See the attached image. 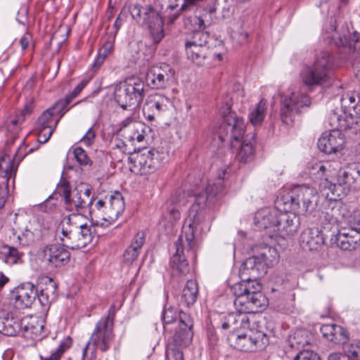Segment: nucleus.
<instances>
[{"mask_svg":"<svg viewBox=\"0 0 360 360\" xmlns=\"http://www.w3.org/2000/svg\"><path fill=\"white\" fill-rule=\"evenodd\" d=\"M224 188L221 181L208 184L205 191L192 193L194 202L188 212V219L183 226L182 232L174 243L176 252L170 259V266L181 275H186L190 267L186 257H194L195 255V231L199 223L200 215L208 200L219 194Z\"/></svg>","mask_w":360,"mask_h":360,"instance_id":"nucleus-1","label":"nucleus"},{"mask_svg":"<svg viewBox=\"0 0 360 360\" xmlns=\"http://www.w3.org/2000/svg\"><path fill=\"white\" fill-rule=\"evenodd\" d=\"M224 112L223 121L216 131V135L221 143H228L231 148H236V158L241 163L252 161L255 157V134L243 137L245 123L242 117L229 108Z\"/></svg>","mask_w":360,"mask_h":360,"instance_id":"nucleus-2","label":"nucleus"},{"mask_svg":"<svg viewBox=\"0 0 360 360\" xmlns=\"http://www.w3.org/2000/svg\"><path fill=\"white\" fill-rule=\"evenodd\" d=\"M240 276L241 281L231 288L236 297L235 307H240V310L252 314L263 310L268 305V299L261 292L262 287L257 281L258 278H253L251 271L246 269L243 263L240 269Z\"/></svg>","mask_w":360,"mask_h":360,"instance_id":"nucleus-3","label":"nucleus"},{"mask_svg":"<svg viewBox=\"0 0 360 360\" xmlns=\"http://www.w3.org/2000/svg\"><path fill=\"white\" fill-rule=\"evenodd\" d=\"M328 23L325 30L330 34L329 44L342 48L341 58L360 61V34L354 31L352 34L349 25L335 16L330 17Z\"/></svg>","mask_w":360,"mask_h":360,"instance_id":"nucleus-4","label":"nucleus"},{"mask_svg":"<svg viewBox=\"0 0 360 360\" xmlns=\"http://www.w3.org/2000/svg\"><path fill=\"white\" fill-rule=\"evenodd\" d=\"M320 196L316 188L306 185H298L289 192L278 196L276 206L284 211L295 214H312L317 210Z\"/></svg>","mask_w":360,"mask_h":360,"instance_id":"nucleus-5","label":"nucleus"},{"mask_svg":"<svg viewBox=\"0 0 360 360\" xmlns=\"http://www.w3.org/2000/svg\"><path fill=\"white\" fill-rule=\"evenodd\" d=\"M46 287L38 289L31 282L20 284L11 293V299L14 302L16 308L23 309L31 307L36 297L42 306L49 304L56 297L57 285L51 278H45Z\"/></svg>","mask_w":360,"mask_h":360,"instance_id":"nucleus-6","label":"nucleus"},{"mask_svg":"<svg viewBox=\"0 0 360 360\" xmlns=\"http://www.w3.org/2000/svg\"><path fill=\"white\" fill-rule=\"evenodd\" d=\"M115 313V307L112 305L108 310V315L102 317L96 323L89 340L83 348L81 360H84L91 344L94 346L93 352L98 349L102 352H105L110 349L115 337L113 329Z\"/></svg>","mask_w":360,"mask_h":360,"instance_id":"nucleus-7","label":"nucleus"},{"mask_svg":"<svg viewBox=\"0 0 360 360\" xmlns=\"http://www.w3.org/2000/svg\"><path fill=\"white\" fill-rule=\"evenodd\" d=\"M145 84L137 79L129 82H120L114 87V99L123 110H134L143 101Z\"/></svg>","mask_w":360,"mask_h":360,"instance_id":"nucleus-8","label":"nucleus"},{"mask_svg":"<svg viewBox=\"0 0 360 360\" xmlns=\"http://www.w3.org/2000/svg\"><path fill=\"white\" fill-rule=\"evenodd\" d=\"M310 104V98L305 93L295 87L290 88L281 96L280 114L283 123L292 124L295 116Z\"/></svg>","mask_w":360,"mask_h":360,"instance_id":"nucleus-9","label":"nucleus"},{"mask_svg":"<svg viewBox=\"0 0 360 360\" xmlns=\"http://www.w3.org/2000/svg\"><path fill=\"white\" fill-rule=\"evenodd\" d=\"M257 255L250 257L243 262L245 267L251 271L253 278H259L266 274L268 266L278 262V254L275 248L262 244L256 247Z\"/></svg>","mask_w":360,"mask_h":360,"instance_id":"nucleus-10","label":"nucleus"},{"mask_svg":"<svg viewBox=\"0 0 360 360\" xmlns=\"http://www.w3.org/2000/svg\"><path fill=\"white\" fill-rule=\"evenodd\" d=\"M129 159L133 164L131 171L141 175L154 172L161 165L160 153L155 148L139 150Z\"/></svg>","mask_w":360,"mask_h":360,"instance_id":"nucleus-11","label":"nucleus"},{"mask_svg":"<svg viewBox=\"0 0 360 360\" xmlns=\"http://www.w3.org/2000/svg\"><path fill=\"white\" fill-rule=\"evenodd\" d=\"M25 148L23 146H20L16 151L13 161L11 160H6L2 159L0 162V210L4 206L6 198L8 195V182L9 180L15 177L16 168L14 165V161L20 162L27 154L23 152Z\"/></svg>","mask_w":360,"mask_h":360,"instance_id":"nucleus-12","label":"nucleus"},{"mask_svg":"<svg viewBox=\"0 0 360 360\" xmlns=\"http://www.w3.org/2000/svg\"><path fill=\"white\" fill-rule=\"evenodd\" d=\"M172 106V102L169 97L161 94H153L146 98L143 113L148 121L152 122L161 117Z\"/></svg>","mask_w":360,"mask_h":360,"instance_id":"nucleus-13","label":"nucleus"},{"mask_svg":"<svg viewBox=\"0 0 360 360\" xmlns=\"http://www.w3.org/2000/svg\"><path fill=\"white\" fill-rule=\"evenodd\" d=\"M174 79V70L167 63L151 67L146 77L148 86L154 89H165Z\"/></svg>","mask_w":360,"mask_h":360,"instance_id":"nucleus-14","label":"nucleus"},{"mask_svg":"<svg viewBox=\"0 0 360 360\" xmlns=\"http://www.w3.org/2000/svg\"><path fill=\"white\" fill-rule=\"evenodd\" d=\"M91 189L80 186L72 191V194L64 204V207L69 212L77 214H84L89 207L93 204L91 197Z\"/></svg>","mask_w":360,"mask_h":360,"instance_id":"nucleus-15","label":"nucleus"},{"mask_svg":"<svg viewBox=\"0 0 360 360\" xmlns=\"http://www.w3.org/2000/svg\"><path fill=\"white\" fill-rule=\"evenodd\" d=\"M269 345L266 333L260 330L250 331L249 334L238 335L236 347L242 352H253L262 350Z\"/></svg>","mask_w":360,"mask_h":360,"instance_id":"nucleus-16","label":"nucleus"},{"mask_svg":"<svg viewBox=\"0 0 360 360\" xmlns=\"http://www.w3.org/2000/svg\"><path fill=\"white\" fill-rule=\"evenodd\" d=\"M330 125L340 132L341 131L352 130V133L356 134L360 131V116L352 112L342 110L341 114L333 112L329 117Z\"/></svg>","mask_w":360,"mask_h":360,"instance_id":"nucleus-17","label":"nucleus"},{"mask_svg":"<svg viewBox=\"0 0 360 360\" xmlns=\"http://www.w3.org/2000/svg\"><path fill=\"white\" fill-rule=\"evenodd\" d=\"M319 202H317V210L316 212L326 213L328 215L334 216L341 205V196L343 195L337 189V184H335L334 189L331 187H327L326 191H320Z\"/></svg>","mask_w":360,"mask_h":360,"instance_id":"nucleus-18","label":"nucleus"},{"mask_svg":"<svg viewBox=\"0 0 360 360\" xmlns=\"http://www.w3.org/2000/svg\"><path fill=\"white\" fill-rule=\"evenodd\" d=\"M141 23L150 30L153 43L159 44L164 37L163 20L158 12L151 6H147L143 8Z\"/></svg>","mask_w":360,"mask_h":360,"instance_id":"nucleus-19","label":"nucleus"},{"mask_svg":"<svg viewBox=\"0 0 360 360\" xmlns=\"http://www.w3.org/2000/svg\"><path fill=\"white\" fill-rule=\"evenodd\" d=\"M193 322L189 314H183L180 317V323L169 342V345L178 347H186L191 342L193 332Z\"/></svg>","mask_w":360,"mask_h":360,"instance_id":"nucleus-20","label":"nucleus"},{"mask_svg":"<svg viewBox=\"0 0 360 360\" xmlns=\"http://www.w3.org/2000/svg\"><path fill=\"white\" fill-rule=\"evenodd\" d=\"M43 260L52 267L66 265L70 259V252L61 244H51L44 247L42 251Z\"/></svg>","mask_w":360,"mask_h":360,"instance_id":"nucleus-21","label":"nucleus"},{"mask_svg":"<svg viewBox=\"0 0 360 360\" xmlns=\"http://www.w3.org/2000/svg\"><path fill=\"white\" fill-rule=\"evenodd\" d=\"M331 240L340 249L350 251L360 246V233L352 226L341 228Z\"/></svg>","mask_w":360,"mask_h":360,"instance_id":"nucleus-22","label":"nucleus"},{"mask_svg":"<svg viewBox=\"0 0 360 360\" xmlns=\"http://www.w3.org/2000/svg\"><path fill=\"white\" fill-rule=\"evenodd\" d=\"M330 167L329 162H315L308 167L309 174L320 191H326L327 187L335 188V184L328 180V172H330Z\"/></svg>","mask_w":360,"mask_h":360,"instance_id":"nucleus-23","label":"nucleus"},{"mask_svg":"<svg viewBox=\"0 0 360 360\" xmlns=\"http://www.w3.org/2000/svg\"><path fill=\"white\" fill-rule=\"evenodd\" d=\"M299 217L292 211H284L280 214L276 234L281 238L294 236L300 226Z\"/></svg>","mask_w":360,"mask_h":360,"instance_id":"nucleus-24","label":"nucleus"},{"mask_svg":"<svg viewBox=\"0 0 360 360\" xmlns=\"http://www.w3.org/2000/svg\"><path fill=\"white\" fill-rule=\"evenodd\" d=\"M237 311L224 316L220 320V327L223 330L236 331L248 326L249 318L247 314L251 311H243L240 307H236Z\"/></svg>","mask_w":360,"mask_h":360,"instance_id":"nucleus-25","label":"nucleus"},{"mask_svg":"<svg viewBox=\"0 0 360 360\" xmlns=\"http://www.w3.org/2000/svg\"><path fill=\"white\" fill-rule=\"evenodd\" d=\"M105 200H108L107 210L103 211L101 219L108 222V224L115 221L124 210V202L122 194L116 191L114 194L107 196Z\"/></svg>","mask_w":360,"mask_h":360,"instance_id":"nucleus-26","label":"nucleus"},{"mask_svg":"<svg viewBox=\"0 0 360 360\" xmlns=\"http://www.w3.org/2000/svg\"><path fill=\"white\" fill-rule=\"evenodd\" d=\"M44 321L34 316H27L21 319V335L27 339L37 340L45 336Z\"/></svg>","mask_w":360,"mask_h":360,"instance_id":"nucleus-27","label":"nucleus"},{"mask_svg":"<svg viewBox=\"0 0 360 360\" xmlns=\"http://www.w3.org/2000/svg\"><path fill=\"white\" fill-rule=\"evenodd\" d=\"M281 211L275 208H264L258 211L255 217L256 225L263 229H271L276 233Z\"/></svg>","mask_w":360,"mask_h":360,"instance_id":"nucleus-28","label":"nucleus"},{"mask_svg":"<svg viewBox=\"0 0 360 360\" xmlns=\"http://www.w3.org/2000/svg\"><path fill=\"white\" fill-rule=\"evenodd\" d=\"M344 143L341 133L334 129L328 134H323L318 140L317 146L321 151L330 154L341 150Z\"/></svg>","mask_w":360,"mask_h":360,"instance_id":"nucleus-29","label":"nucleus"},{"mask_svg":"<svg viewBox=\"0 0 360 360\" xmlns=\"http://www.w3.org/2000/svg\"><path fill=\"white\" fill-rule=\"evenodd\" d=\"M300 77L304 84L308 86L323 85L330 77L314 65L305 66L300 72Z\"/></svg>","mask_w":360,"mask_h":360,"instance_id":"nucleus-30","label":"nucleus"},{"mask_svg":"<svg viewBox=\"0 0 360 360\" xmlns=\"http://www.w3.org/2000/svg\"><path fill=\"white\" fill-rule=\"evenodd\" d=\"M300 241L304 249L317 250L323 244L324 239L318 228H309L302 231Z\"/></svg>","mask_w":360,"mask_h":360,"instance_id":"nucleus-31","label":"nucleus"},{"mask_svg":"<svg viewBox=\"0 0 360 360\" xmlns=\"http://www.w3.org/2000/svg\"><path fill=\"white\" fill-rule=\"evenodd\" d=\"M323 338L335 344H345L349 339V333L340 326L324 324L320 328Z\"/></svg>","mask_w":360,"mask_h":360,"instance_id":"nucleus-32","label":"nucleus"},{"mask_svg":"<svg viewBox=\"0 0 360 360\" xmlns=\"http://www.w3.org/2000/svg\"><path fill=\"white\" fill-rule=\"evenodd\" d=\"M146 234L143 231L138 232L133 238L131 243L123 253V262L131 264L138 257L142 246L145 243Z\"/></svg>","mask_w":360,"mask_h":360,"instance_id":"nucleus-33","label":"nucleus"},{"mask_svg":"<svg viewBox=\"0 0 360 360\" xmlns=\"http://www.w3.org/2000/svg\"><path fill=\"white\" fill-rule=\"evenodd\" d=\"M21 319L10 316L8 313H0V333L7 336L20 334Z\"/></svg>","mask_w":360,"mask_h":360,"instance_id":"nucleus-34","label":"nucleus"},{"mask_svg":"<svg viewBox=\"0 0 360 360\" xmlns=\"http://www.w3.org/2000/svg\"><path fill=\"white\" fill-rule=\"evenodd\" d=\"M186 193L181 190L176 191L172 194L167 201V204H169L167 209V219L171 222H174L179 220L181 214L179 207L181 205L186 203Z\"/></svg>","mask_w":360,"mask_h":360,"instance_id":"nucleus-35","label":"nucleus"},{"mask_svg":"<svg viewBox=\"0 0 360 360\" xmlns=\"http://www.w3.org/2000/svg\"><path fill=\"white\" fill-rule=\"evenodd\" d=\"M69 109H65V106H59L58 102L51 108L46 110L38 118L37 126L39 127H54L53 122V117L56 114H60L57 120H60Z\"/></svg>","mask_w":360,"mask_h":360,"instance_id":"nucleus-36","label":"nucleus"},{"mask_svg":"<svg viewBox=\"0 0 360 360\" xmlns=\"http://www.w3.org/2000/svg\"><path fill=\"white\" fill-rule=\"evenodd\" d=\"M185 50L188 58L198 65H202L211 53L209 46L185 45Z\"/></svg>","mask_w":360,"mask_h":360,"instance_id":"nucleus-37","label":"nucleus"},{"mask_svg":"<svg viewBox=\"0 0 360 360\" xmlns=\"http://www.w3.org/2000/svg\"><path fill=\"white\" fill-rule=\"evenodd\" d=\"M198 295V285L196 281L188 280L182 290L181 302L188 307L196 302Z\"/></svg>","mask_w":360,"mask_h":360,"instance_id":"nucleus-38","label":"nucleus"},{"mask_svg":"<svg viewBox=\"0 0 360 360\" xmlns=\"http://www.w3.org/2000/svg\"><path fill=\"white\" fill-rule=\"evenodd\" d=\"M0 255H2L3 262L8 264H14L22 262V257L24 253L13 246L4 244L1 246Z\"/></svg>","mask_w":360,"mask_h":360,"instance_id":"nucleus-39","label":"nucleus"},{"mask_svg":"<svg viewBox=\"0 0 360 360\" xmlns=\"http://www.w3.org/2000/svg\"><path fill=\"white\" fill-rule=\"evenodd\" d=\"M62 234L63 237L60 238V240L63 246L72 250L83 248L77 229L74 231H68L63 229Z\"/></svg>","mask_w":360,"mask_h":360,"instance_id":"nucleus-40","label":"nucleus"},{"mask_svg":"<svg viewBox=\"0 0 360 360\" xmlns=\"http://www.w3.org/2000/svg\"><path fill=\"white\" fill-rule=\"evenodd\" d=\"M334 57L328 51H323L317 55L313 65L317 67L321 71L323 70L328 77L333 67Z\"/></svg>","mask_w":360,"mask_h":360,"instance_id":"nucleus-41","label":"nucleus"},{"mask_svg":"<svg viewBox=\"0 0 360 360\" xmlns=\"http://www.w3.org/2000/svg\"><path fill=\"white\" fill-rule=\"evenodd\" d=\"M267 102L262 98L250 110L249 120L253 125L261 124L265 117Z\"/></svg>","mask_w":360,"mask_h":360,"instance_id":"nucleus-42","label":"nucleus"},{"mask_svg":"<svg viewBox=\"0 0 360 360\" xmlns=\"http://www.w3.org/2000/svg\"><path fill=\"white\" fill-rule=\"evenodd\" d=\"M183 314H187L181 310H179L176 307L165 306L161 316L164 327L165 328V325L173 323L176 320H178L179 323H180V317H181V315Z\"/></svg>","mask_w":360,"mask_h":360,"instance_id":"nucleus-43","label":"nucleus"},{"mask_svg":"<svg viewBox=\"0 0 360 360\" xmlns=\"http://www.w3.org/2000/svg\"><path fill=\"white\" fill-rule=\"evenodd\" d=\"M351 172L346 167L344 169H340L338 172L337 189L344 194V189L351 186L355 183Z\"/></svg>","mask_w":360,"mask_h":360,"instance_id":"nucleus-44","label":"nucleus"},{"mask_svg":"<svg viewBox=\"0 0 360 360\" xmlns=\"http://www.w3.org/2000/svg\"><path fill=\"white\" fill-rule=\"evenodd\" d=\"M209 39L210 35L207 32L195 30L187 36L185 45L208 46Z\"/></svg>","mask_w":360,"mask_h":360,"instance_id":"nucleus-45","label":"nucleus"},{"mask_svg":"<svg viewBox=\"0 0 360 360\" xmlns=\"http://www.w3.org/2000/svg\"><path fill=\"white\" fill-rule=\"evenodd\" d=\"M98 226L94 225L93 221H91V226H88L86 224H85L80 225L77 228L83 248L86 247L89 243L91 242L94 236L96 233V227Z\"/></svg>","mask_w":360,"mask_h":360,"instance_id":"nucleus-46","label":"nucleus"},{"mask_svg":"<svg viewBox=\"0 0 360 360\" xmlns=\"http://www.w3.org/2000/svg\"><path fill=\"white\" fill-rule=\"evenodd\" d=\"M306 334V330H297L293 335H290L288 339L290 347L296 348L298 352L303 351L304 349L301 350V349H304L306 345H309Z\"/></svg>","mask_w":360,"mask_h":360,"instance_id":"nucleus-47","label":"nucleus"},{"mask_svg":"<svg viewBox=\"0 0 360 360\" xmlns=\"http://www.w3.org/2000/svg\"><path fill=\"white\" fill-rule=\"evenodd\" d=\"M72 344V340L70 336L64 338L58 348L53 351L50 356L46 357L41 356V360H60L63 354L71 347Z\"/></svg>","mask_w":360,"mask_h":360,"instance_id":"nucleus-48","label":"nucleus"},{"mask_svg":"<svg viewBox=\"0 0 360 360\" xmlns=\"http://www.w3.org/2000/svg\"><path fill=\"white\" fill-rule=\"evenodd\" d=\"M107 210L106 201L103 199L98 200L95 204V208H92L91 205L88 208V212L91 217V219L93 221V224L95 226H104V223H100L98 220H94V217L97 218H101V215L103 214V211Z\"/></svg>","mask_w":360,"mask_h":360,"instance_id":"nucleus-49","label":"nucleus"},{"mask_svg":"<svg viewBox=\"0 0 360 360\" xmlns=\"http://www.w3.org/2000/svg\"><path fill=\"white\" fill-rule=\"evenodd\" d=\"M53 194L59 195L62 197L63 204H65L66 200L69 199L72 194L70 182L65 178L61 177L60 181L56 186V188Z\"/></svg>","mask_w":360,"mask_h":360,"instance_id":"nucleus-50","label":"nucleus"},{"mask_svg":"<svg viewBox=\"0 0 360 360\" xmlns=\"http://www.w3.org/2000/svg\"><path fill=\"white\" fill-rule=\"evenodd\" d=\"M185 27L191 30L192 32L195 30H203L205 28L204 20L197 15L186 17L184 20Z\"/></svg>","mask_w":360,"mask_h":360,"instance_id":"nucleus-51","label":"nucleus"},{"mask_svg":"<svg viewBox=\"0 0 360 360\" xmlns=\"http://www.w3.org/2000/svg\"><path fill=\"white\" fill-rule=\"evenodd\" d=\"M345 353L352 360H360V340H354L347 344H343Z\"/></svg>","mask_w":360,"mask_h":360,"instance_id":"nucleus-52","label":"nucleus"},{"mask_svg":"<svg viewBox=\"0 0 360 360\" xmlns=\"http://www.w3.org/2000/svg\"><path fill=\"white\" fill-rule=\"evenodd\" d=\"M58 123V120L54 122V127H39L38 141L41 143H46L51 136L55 128Z\"/></svg>","mask_w":360,"mask_h":360,"instance_id":"nucleus-53","label":"nucleus"},{"mask_svg":"<svg viewBox=\"0 0 360 360\" xmlns=\"http://www.w3.org/2000/svg\"><path fill=\"white\" fill-rule=\"evenodd\" d=\"M146 128V126L141 122L134 123L131 126V129H129L124 131L123 136L126 139H128L129 141L132 142L135 140L136 135L141 133V131H145Z\"/></svg>","mask_w":360,"mask_h":360,"instance_id":"nucleus-54","label":"nucleus"},{"mask_svg":"<svg viewBox=\"0 0 360 360\" xmlns=\"http://www.w3.org/2000/svg\"><path fill=\"white\" fill-rule=\"evenodd\" d=\"M87 84L86 80H82L79 84L75 86V88L72 91L71 94L68 96L64 100H61L58 101V105L60 106H66L72 101V100L75 98L79 93L82 91V89Z\"/></svg>","mask_w":360,"mask_h":360,"instance_id":"nucleus-55","label":"nucleus"},{"mask_svg":"<svg viewBox=\"0 0 360 360\" xmlns=\"http://www.w3.org/2000/svg\"><path fill=\"white\" fill-rule=\"evenodd\" d=\"M74 157L81 166L91 165L92 162L86 152L81 147H77L73 150Z\"/></svg>","mask_w":360,"mask_h":360,"instance_id":"nucleus-56","label":"nucleus"},{"mask_svg":"<svg viewBox=\"0 0 360 360\" xmlns=\"http://www.w3.org/2000/svg\"><path fill=\"white\" fill-rule=\"evenodd\" d=\"M359 93H347L341 98V108L342 110L348 111L351 109L352 103L355 101L356 98H359Z\"/></svg>","mask_w":360,"mask_h":360,"instance_id":"nucleus-57","label":"nucleus"},{"mask_svg":"<svg viewBox=\"0 0 360 360\" xmlns=\"http://www.w3.org/2000/svg\"><path fill=\"white\" fill-rule=\"evenodd\" d=\"M177 7V4H169L167 6L166 13H169L167 16L168 23H174L176 21V20L179 17L181 12H182L181 11H180V8L179 9H176Z\"/></svg>","mask_w":360,"mask_h":360,"instance_id":"nucleus-58","label":"nucleus"},{"mask_svg":"<svg viewBox=\"0 0 360 360\" xmlns=\"http://www.w3.org/2000/svg\"><path fill=\"white\" fill-rule=\"evenodd\" d=\"M18 240L20 245L27 246L34 241V233L26 229L24 232L18 236Z\"/></svg>","mask_w":360,"mask_h":360,"instance_id":"nucleus-59","label":"nucleus"},{"mask_svg":"<svg viewBox=\"0 0 360 360\" xmlns=\"http://www.w3.org/2000/svg\"><path fill=\"white\" fill-rule=\"evenodd\" d=\"M295 360H321L319 355L310 350L299 351L295 355Z\"/></svg>","mask_w":360,"mask_h":360,"instance_id":"nucleus-60","label":"nucleus"},{"mask_svg":"<svg viewBox=\"0 0 360 360\" xmlns=\"http://www.w3.org/2000/svg\"><path fill=\"white\" fill-rule=\"evenodd\" d=\"M180 348L169 345L167 350V360H184V354Z\"/></svg>","mask_w":360,"mask_h":360,"instance_id":"nucleus-61","label":"nucleus"},{"mask_svg":"<svg viewBox=\"0 0 360 360\" xmlns=\"http://www.w3.org/2000/svg\"><path fill=\"white\" fill-rule=\"evenodd\" d=\"M144 8L145 7H142L139 4H134L129 8H127V10L129 11V13H131L134 20H135L137 22H141V20H143L141 14L143 13Z\"/></svg>","mask_w":360,"mask_h":360,"instance_id":"nucleus-62","label":"nucleus"},{"mask_svg":"<svg viewBox=\"0 0 360 360\" xmlns=\"http://www.w3.org/2000/svg\"><path fill=\"white\" fill-rule=\"evenodd\" d=\"M184 2L180 7L181 11H190L199 6L203 0H183Z\"/></svg>","mask_w":360,"mask_h":360,"instance_id":"nucleus-63","label":"nucleus"},{"mask_svg":"<svg viewBox=\"0 0 360 360\" xmlns=\"http://www.w3.org/2000/svg\"><path fill=\"white\" fill-rule=\"evenodd\" d=\"M95 137L96 133L93 128L91 127L82 138L81 141L83 142L86 146H90L93 144Z\"/></svg>","mask_w":360,"mask_h":360,"instance_id":"nucleus-64","label":"nucleus"}]
</instances>
